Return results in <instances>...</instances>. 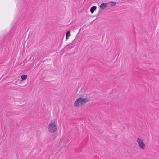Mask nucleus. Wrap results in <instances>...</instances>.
Returning <instances> with one entry per match:
<instances>
[{
	"instance_id": "obj_1",
	"label": "nucleus",
	"mask_w": 159,
	"mask_h": 159,
	"mask_svg": "<svg viewBox=\"0 0 159 159\" xmlns=\"http://www.w3.org/2000/svg\"><path fill=\"white\" fill-rule=\"evenodd\" d=\"M56 120L55 119H54L48 125L47 127L48 130L51 133H54L57 129V126L55 123Z\"/></svg>"
},
{
	"instance_id": "obj_2",
	"label": "nucleus",
	"mask_w": 159,
	"mask_h": 159,
	"mask_svg": "<svg viewBox=\"0 0 159 159\" xmlns=\"http://www.w3.org/2000/svg\"><path fill=\"white\" fill-rule=\"evenodd\" d=\"M137 142L139 147L142 149H144L146 145L143 140L141 139L138 138L137 139Z\"/></svg>"
},
{
	"instance_id": "obj_3",
	"label": "nucleus",
	"mask_w": 159,
	"mask_h": 159,
	"mask_svg": "<svg viewBox=\"0 0 159 159\" xmlns=\"http://www.w3.org/2000/svg\"><path fill=\"white\" fill-rule=\"evenodd\" d=\"M80 98L79 97L77 99L74 103V106L77 107H79L81 106V102H80Z\"/></svg>"
},
{
	"instance_id": "obj_4",
	"label": "nucleus",
	"mask_w": 159,
	"mask_h": 159,
	"mask_svg": "<svg viewBox=\"0 0 159 159\" xmlns=\"http://www.w3.org/2000/svg\"><path fill=\"white\" fill-rule=\"evenodd\" d=\"M81 100L80 102H81V106H82L84 104H85L86 103L89 102L90 100L89 99H88L86 98L80 97Z\"/></svg>"
},
{
	"instance_id": "obj_5",
	"label": "nucleus",
	"mask_w": 159,
	"mask_h": 159,
	"mask_svg": "<svg viewBox=\"0 0 159 159\" xmlns=\"http://www.w3.org/2000/svg\"><path fill=\"white\" fill-rule=\"evenodd\" d=\"M107 3H102L100 6V7L101 9L103 10L106 8L107 7Z\"/></svg>"
},
{
	"instance_id": "obj_6",
	"label": "nucleus",
	"mask_w": 159,
	"mask_h": 159,
	"mask_svg": "<svg viewBox=\"0 0 159 159\" xmlns=\"http://www.w3.org/2000/svg\"><path fill=\"white\" fill-rule=\"evenodd\" d=\"M107 3L108 4H109L111 6L113 7L115 6L116 4V2L114 1H110Z\"/></svg>"
},
{
	"instance_id": "obj_7",
	"label": "nucleus",
	"mask_w": 159,
	"mask_h": 159,
	"mask_svg": "<svg viewBox=\"0 0 159 159\" xmlns=\"http://www.w3.org/2000/svg\"><path fill=\"white\" fill-rule=\"evenodd\" d=\"M97 7L95 6L92 7L90 9V11L92 13H93L94 11L96 9Z\"/></svg>"
},
{
	"instance_id": "obj_8",
	"label": "nucleus",
	"mask_w": 159,
	"mask_h": 159,
	"mask_svg": "<svg viewBox=\"0 0 159 159\" xmlns=\"http://www.w3.org/2000/svg\"><path fill=\"white\" fill-rule=\"evenodd\" d=\"M70 36V31H68L66 34V40Z\"/></svg>"
},
{
	"instance_id": "obj_9",
	"label": "nucleus",
	"mask_w": 159,
	"mask_h": 159,
	"mask_svg": "<svg viewBox=\"0 0 159 159\" xmlns=\"http://www.w3.org/2000/svg\"><path fill=\"white\" fill-rule=\"evenodd\" d=\"M27 75H23L21 76V78L22 79V80H24L26 79L27 78Z\"/></svg>"
}]
</instances>
